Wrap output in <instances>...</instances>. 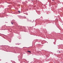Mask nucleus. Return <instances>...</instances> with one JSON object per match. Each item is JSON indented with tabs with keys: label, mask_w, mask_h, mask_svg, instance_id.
Wrapping results in <instances>:
<instances>
[{
	"label": "nucleus",
	"mask_w": 63,
	"mask_h": 63,
	"mask_svg": "<svg viewBox=\"0 0 63 63\" xmlns=\"http://www.w3.org/2000/svg\"><path fill=\"white\" fill-rule=\"evenodd\" d=\"M12 24H13V23L12 22L11 23Z\"/></svg>",
	"instance_id": "obj_2"
},
{
	"label": "nucleus",
	"mask_w": 63,
	"mask_h": 63,
	"mask_svg": "<svg viewBox=\"0 0 63 63\" xmlns=\"http://www.w3.org/2000/svg\"><path fill=\"white\" fill-rule=\"evenodd\" d=\"M52 1H54V0H52Z\"/></svg>",
	"instance_id": "obj_4"
},
{
	"label": "nucleus",
	"mask_w": 63,
	"mask_h": 63,
	"mask_svg": "<svg viewBox=\"0 0 63 63\" xmlns=\"http://www.w3.org/2000/svg\"><path fill=\"white\" fill-rule=\"evenodd\" d=\"M27 51V52H29L30 53L31 52V51Z\"/></svg>",
	"instance_id": "obj_1"
},
{
	"label": "nucleus",
	"mask_w": 63,
	"mask_h": 63,
	"mask_svg": "<svg viewBox=\"0 0 63 63\" xmlns=\"http://www.w3.org/2000/svg\"><path fill=\"white\" fill-rule=\"evenodd\" d=\"M18 12H19V13H20V11H19Z\"/></svg>",
	"instance_id": "obj_3"
}]
</instances>
